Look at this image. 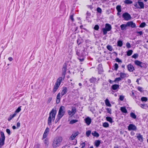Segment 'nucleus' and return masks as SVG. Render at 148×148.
<instances>
[{"instance_id":"1","label":"nucleus","mask_w":148,"mask_h":148,"mask_svg":"<svg viewBox=\"0 0 148 148\" xmlns=\"http://www.w3.org/2000/svg\"><path fill=\"white\" fill-rule=\"evenodd\" d=\"M56 113V111L53 109L49 113V116L48 119V124L49 126L51 125L52 121H54Z\"/></svg>"},{"instance_id":"2","label":"nucleus","mask_w":148,"mask_h":148,"mask_svg":"<svg viewBox=\"0 0 148 148\" xmlns=\"http://www.w3.org/2000/svg\"><path fill=\"white\" fill-rule=\"evenodd\" d=\"M62 138L61 137H56L54 138L53 141L52 147L54 148H56L59 146L62 140Z\"/></svg>"},{"instance_id":"3","label":"nucleus","mask_w":148,"mask_h":148,"mask_svg":"<svg viewBox=\"0 0 148 148\" xmlns=\"http://www.w3.org/2000/svg\"><path fill=\"white\" fill-rule=\"evenodd\" d=\"M134 5L136 8L142 9L144 8V4L143 2L138 1L134 3Z\"/></svg>"},{"instance_id":"4","label":"nucleus","mask_w":148,"mask_h":148,"mask_svg":"<svg viewBox=\"0 0 148 148\" xmlns=\"http://www.w3.org/2000/svg\"><path fill=\"white\" fill-rule=\"evenodd\" d=\"M112 27L111 25L108 23L106 24L105 28L102 29L103 35H104L106 34H107V32L110 31Z\"/></svg>"},{"instance_id":"5","label":"nucleus","mask_w":148,"mask_h":148,"mask_svg":"<svg viewBox=\"0 0 148 148\" xmlns=\"http://www.w3.org/2000/svg\"><path fill=\"white\" fill-rule=\"evenodd\" d=\"M65 112V108L64 106H61L60 108L58 115L62 117Z\"/></svg>"},{"instance_id":"6","label":"nucleus","mask_w":148,"mask_h":148,"mask_svg":"<svg viewBox=\"0 0 148 148\" xmlns=\"http://www.w3.org/2000/svg\"><path fill=\"white\" fill-rule=\"evenodd\" d=\"M123 17L126 21H128L131 19L130 15L127 12L124 13L122 15Z\"/></svg>"},{"instance_id":"7","label":"nucleus","mask_w":148,"mask_h":148,"mask_svg":"<svg viewBox=\"0 0 148 148\" xmlns=\"http://www.w3.org/2000/svg\"><path fill=\"white\" fill-rule=\"evenodd\" d=\"M67 69V64L66 63H64L62 69V76H65Z\"/></svg>"},{"instance_id":"8","label":"nucleus","mask_w":148,"mask_h":148,"mask_svg":"<svg viewBox=\"0 0 148 148\" xmlns=\"http://www.w3.org/2000/svg\"><path fill=\"white\" fill-rule=\"evenodd\" d=\"M128 129L129 131H136L137 127L135 125L133 124H130L128 127Z\"/></svg>"},{"instance_id":"9","label":"nucleus","mask_w":148,"mask_h":148,"mask_svg":"<svg viewBox=\"0 0 148 148\" xmlns=\"http://www.w3.org/2000/svg\"><path fill=\"white\" fill-rule=\"evenodd\" d=\"M135 64L136 65L139 66L141 68L144 67L145 66V64L142 62L136 60L134 62Z\"/></svg>"},{"instance_id":"10","label":"nucleus","mask_w":148,"mask_h":148,"mask_svg":"<svg viewBox=\"0 0 148 148\" xmlns=\"http://www.w3.org/2000/svg\"><path fill=\"white\" fill-rule=\"evenodd\" d=\"M1 137L0 138V143L4 144L5 137L4 133L2 132H1Z\"/></svg>"},{"instance_id":"11","label":"nucleus","mask_w":148,"mask_h":148,"mask_svg":"<svg viewBox=\"0 0 148 148\" xmlns=\"http://www.w3.org/2000/svg\"><path fill=\"white\" fill-rule=\"evenodd\" d=\"M79 134V132L77 131L73 132L69 138V140H73L75 138V137Z\"/></svg>"},{"instance_id":"12","label":"nucleus","mask_w":148,"mask_h":148,"mask_svg":"<svg viewBox=\"0 0 148 148\" xmlns=\"http://www.w3.org/2000/svg\"><path fill=\"white\" fill-rule=\"evenodd\" d=\"M64 77L65 76L62 75V77H59L57 79L55 83L60 86L62 81L64 79Z\"/></svg>"},{"instance_id":"13","label":"nucleus","mask_w":148,"mask_h":148,"mask_svg":"<svg viewBox=\"0 0 148 148\" xmlns=\"http://www.w3.org/2000/svg\"><path fill=\"white\" fill-rule=\"evenodd\" d=\"M127 27H131L132 28H134L136 27V25L132 21H130L127 23Z\"/></svg>"},{"instance_id":"14","label":"nucleus","mask_w":148,"mask_h":148,"mask_svg":"<svg viewBox=\"0 0 148 148\" xmlns=\"http://www.w3.org/2000/svg\"><path fill=\"white\" fill-rule=\"evenodd\" d=\"M49 127H47L45 130L43 134V138H45L49 134Z\"/></svg>"},{"instance_id":"15","label":"nucleus","mask_w":148,"mask_h":148,"mask_svg":"<svg viewBox=\"0 0 148 148\" xmlns=\"http://www.w3.org/2000/svg\"><path fill=\"white\" fill-rule=\"evenodd\" d=\"M85 123L88 125H89L91 122V119L89 117H88L84 119Z\"/></svg>"},{"instance_id":"16","label":"nucleus","mask_w":148,"mask_h":148,"mask_svg":"<svg viewBox=\"0 0 148 148\" xmlns=\"http://www.w3.org/2000/svg\"><path fill=\"white\" fill-rule=\"evenodd\" d=\"M111 88L113 90L117 91L119 88V86L118 84H115L112 85Z\"/></svg>"},{"instance_id":"17","label":"nucleus","mask_w":148,"mask_h":148,"mask_svg":"<svg viewBox=\"0 0 148 148\" xmlns=\"http://www.w3.org/2000/svg\"><path fill=\"white\" fill-rule=\"evenodd\" d=\"M67 88L65 87H63L61 93L62 96H63L65 94L67 93Z\"/></svg>"},{"instance_id":"18","label":"nucleus","mask_w":148,"mask_h":148,"mask_svg":"<svg viewBox=\"0 0 148 148\" xmlns=\"http://www.w3.org/2000/svg\"><path fill=\"white\" fill-rule=\"evenodd\" d=\"M128 70L130 72H132L134 70L133 66L131 64H128L127 66Z\"/></svg>"},{"instance_id":"19","label":"nucleus","mask_w":148,"mask_h":148,"mask_svg":"<svg viewBox=\"0 0 148 148\" xmlns=\"http://www.w3.org/2000/svg\"><path fill=\"white\" fill-rule=\"evenodd\" d=\"M59 86L60 85L55 83L52 91L53 93H54L59 88Z\"/></svg>"},{"instance_id":"20","label":"nucleus","mask_w":148,"mask_h":148,"mask_svg":"<svg viewBox=\"0 0 148 148\" xmlns=\"http://www.w3.org/2000/svg\"><path fill=\"white\" fill-rule=\"evenodd\" d=\"M137 135L136 136V137L138 140L141 142H142L143 141V136L141 135L140 134H137Z\"/></svg>"},{"instance_id":"21","label":"nucleus","mask_w":148,"mask_h":148,"mask_svg":"<svg viewBox=\"0 0 148 148\" xmlns=\"http://www.w3.org/2000/svg\"><path fill=\"white\" fill-rule=\"evenodd\" d=\"M120 75L121 78H123L125 77H128V76L127 74L122 73H120Z\"/></svg>"},{"instance_id":"22","label":"nucleus","mask_w":148,"mask_h":148,"mask_svg":"<svg viewBox=\"0 0 148 148\" xmlns=\"http://www.w3.org/2000/svg\"><path fill=\"white\" fill-rule=\"evenodd\" d=\"M100 143L101 141L100 140H96L95 141L94 143L95 145V146L96 147H98L99 146Z\"/></svg>"},{"instance_id":"23","label":"nucleus","mask_w":148,"mask_h":148,"mask_svg":"<svg viewBox=\"0 0 148 148\" xmlns=\"http://www.w3.org/2000/svg\"><path fill=\"white\" fill-rule=\"evenodd\" d=\"M120 110L123 113H126L127 112V110L125 107H121Z\"/></svg>"},{"instance_id":"24","label":"nucleus","mask_w":148,"mask_h":148,"mask_svg":"<svg viewBox=\"0 0 148 148\" xmlns=\"http://www.w3.org/2000/svg\"><path fill=\"white\" fill-rule=\"evenodd\" d=\"M60 93H58L57 96V100H56V103H59L60 101Z\"/></svg>"},{"instance_id":"25","label":"nucleus","mask_w":148,"mask_h":148,"mask_svg":"<svg viewBox=\"0 0 148 148\" xmlns=\"http://www.w3.org/2000/svg\"><path fill=\"white\" fill-rule=\"evenodd\" d=\"M127 27V24H122L120 26L121 29L122 30H126Z\"/></svg>"},{"instance_id":"26","label":"nucleus","mask_w":148,"mask_h":148,"mask_svg":"<svg viewBox=\"0 0 148 148\" xmlns=\"http://www.w3.org/2000/svg\"><path fill=\"white\" fill-rule=\"evenodd\" d=\"M16 116L15 114H14L12 115H10L8 118V120L9 121L12 120L14 117Z\"/></svg>"},{"instance_id":"27","label":"nucleus","mask_w":148,"mask_h":148,"mask_svg":"<svg viewBox=\"0 0 148 148\" xmlns=\"http://www.w3.org/2000/svg\"><path fill=\"white\" fill-rule=\"evenodd\" d=\"M44 144H45V146L47 147L49 145V140L47 138H46L45 139L44 141Z\"/></svg>"},{"instance_id":"28","label":"nucleus","mask_w":148,"mask_h":148,"mask_svg":"<svg viewBox=\"0 0 148 148\" xmlns=\"http://www.w3.org/2000/svg\"><path fill=\"white\" fill-rule=\"evenodd\" d=\"M106 120L109 122L111 123H112L113 122L112 119L110 117H107L106 118Z\"/></svg>"},{"instance_id":"29","label":"nucleus","mask_w":148,"mask_h":148,"mask_svg":"<svg viewBox=\"0 0 148 148\" xmlns=\"http://www.w3.org/2000/svg\"><path fill=\"white\" fill-rule=\"evenodd\" d=\"M92 134L94 136L98 137L99 136V134L96 131H94V132H92Z\"/></svg>"},{"instance_id":"30","label":"nucleus","mask_w":148,"mask_h":148,"mask_svg":"<svg viewBox=\"0 0 148 148\" xmlns=\"http://www.w3.org/2000/svg\"><path fill=\"white\" fill-rule=\"evenodd\" d=\"M105 104L108 106L110 107L111 106V105L108 99H106L105 100Z\"/></svg>"},{"instance_id":"31","label":"nucleus","mask_w":148,"mask_h":148,"mask_svg":"<svg viewBox=\"0 0 148 148\" xmlns=\"http://www.w3.org/2000/svg\"><path fill=\"white\" fill-rule=\"evenodd\" d=\"M90 13L89 12H88L86 13V19L88 20V22L89 21V20L90 18Z\"/></svg>"},{"instance_id":"32","label":"nucleus","mask_w":148,"mask_h":148,"mask_svg":"<svg viewBox=\"0 0 148 148\" xmlns=\"http://www.w3.org/2000/svg\"><path fill=\"white\" fill-rule=\"evenodd\" d=\"M96 78L92 77L90 79V81L91 83H94L96 82Z\"/></svg>"},{"instance_id":"33","label":"nucleus","mask_w":148,"mask_h":148,"mask_svg":"<svg viewBox=\"0 0 148 148\" xmlns=\"http://www.w3.org/2000/svg\"><path fill=\"white\" fill-rule=\"evenodd\" d=\"M130 116L131 117L134 119H136V115L134 113L132 112H131L130 113Z\"/></svg>"},{"instance_id":"34","label":"nucleus","mask_w":148,"mask_h":148,"mask_svg":"<svg viewBox=\"0 0 148 148\" xmlns=\"http://www.w3.org/2000/svg\"><path fill=\"white\" fill-rule=\"evenodd\" d=\"M123 45L122 41L121 40H118L117 42V46L119 47H121Z\"/></svg>"},{"instance_id":"35","label":"nucleus","mask_w":148,"mask_h":148,"mask_svg":"<svg viewBox=\"0 0 148 148\" xmlns=\"http://www.w3.org/2000/svg\"><path fill=\"white\" fill-rule=\"evenodd\" d=\"M116 8L118 12H121V7L120 5H117L116 7Z\"/></svg>"},{"instance_id":"36","label":"nucleus","mask_w":148,"mask_h":148,"mask_svg":"<svg viewBox=\"0 0 148 148\" xmlns=\"http://www.w3.org/2000/svg\"><path fill=\"white\" fill-rule=\"evenodd\" d=\"M133 52V51L132 50H128L127 53V55L128 56H131Z\"/></svg>"},{"instance_id":"37","label":"nucleus","mask_w":148,"mask_h":148,"mask_svg":"<svg viewBox=\"0 0 148 148\" xmlns=\"http://www.w3.org/2000/svg\"><path fill=\"white\" fill-rule=\"evenodd\" d=\"M71 111L72 113V115H74L76 112V109L75 107H72Z\"/></svg>"},{"instance_id":"38","label":"nucleus","mask_w":148,"mask_h":148,"mask_svg":"<svg viewBox=\"0 0 148 148\" xmlns=\"http://www.w3.org/2000/svg\"><path fill=\"white\" fill-rule=\"evenodd\" d=\"M124 3L127 4H130L132 3V1L130 0H125Z\"/></svg>"},{"instance_id":"39","label":"nucleus","mask_w":148,"mask_h":148,"mask_svg":"<svg viewBox=\"0 0 148 148\" xmlns=\"http://www.w3.org/2000/svg\"><path fill=\"white\" fill-rule=\"evenodd\" d=\"M77 42L78 45H79L82 42V40L81 38H79L77 40Z\"/></svg>"},{"instance_id":"40","label":"nucleus","mask_w":148,"mask_h":148,"mask_svg":"<svg viewBox=\"0 0 148 148\" xmlns=\"http://www.w3.org/2000/svg\"><path fill=\"white\" fill-rule=\"evenodd\" d=\"M21 110V107H18L14 113L16 115L17 113L19 112Z\"/></svg>"},{"instance_id":"41","label":"nucleus","mask_w":148,"mask_h":148,"mask_svg":"<svg viewBox=\"0 0 148 148\" xmlns=\"http://www.w3.org/2000/svg\"><path fill=\"white\" fill-rule=\"evenodd\" d=\"M107 49L110 51H112V47L110 45H108L107 46Z\"/></svg>"},{"instance_id":"42","label":"nucleus","mask_w":148,"mask_h":148,"mask_svg":"<svg viewBox=\"0 0 148 148\" xmlns=\"http://www.w3.org/2000/svg\"><path fill=\"white\" fill-rule=\"evenodd\" d=\"M141 100L142 101L146 102L147 101V99L146 97H143L141 98Z\"/></svg>"},{"instance_id":"43","label":"nucleus","mask_w":148,"mask_h":148,"mask_svg":"<svg viewBox=\"0 0 148 148\" xmlns=\"http://www.w3.org/2000/svg\"><path fill=\"white\" fill-rule=\"evenodd\" d=\"M78 120H72L70 121V124H72L77 122H78Z\"/></svg>"},{"instance_id":"44","label":"nucleus","mask_w":148,"mask_h":148,"mask_svg":"<svg viewBox=\"0 0 148 148\" xmlns=\"http://www.w3.org/2000/svg\"><path fill=\"white\" fill-rule=\"evenodd\" d=\"M103 126L105 127H109V124L107 122H105L103 123Z\"/></svg>"},{"instance_id":"45","label":"nucleus","mask_w":148,"mask_h":148,"mask_svg":"<svg viewBox=\"0 0 148 148\" xmlns=\"http://www.w3.org/2000/svg\"><path fill=\"white\" fill-rule=\"evenodd\" d=\"M140 106L141 107L143 108L147 107V105L146 104H141Z\"/></svg>"},{"instance_id":"46","label":"nucleus","mask_w":148,"mask_h":148,"mask_svg":"<svg viewBox=\"0 0 148 148\" xmlns=\"http://www.w3.org/2000/svg\"><path fill=\"white\" fill-rule=\"evenodd\" d=\"M91 133V131L90 130H88L86 132V135L87 137H88L90 135Z\"/></svg>"},{"instance_id":"47","label":"nucleus","mask_w":148,"mask_h":148,"mask_svg":"<svg viewBox=\"0 0 148 148\" xmlns=\"http://www.w3.org/2000/svg\"><path fill=\"white\" fill-rule=\"evenodd\" d=\"M146 25V24L145 22H143L140 25L139 27H145Z\"/></svg>"},{"instance_id":"48","label":"nucleus","mask_w":148,"mask_h":148,"mask_svg":"<svg viewBox=\"0 0 148 148\" xmlns=\"http://www.w3.org/2000/svg\"><path fill=\"white\" fill-rule=\"evenodd\" d=\"M124 96L123 95H121L119 96V99L120 101H123L124 98Z\"/></svg>"},{"instance_id":"49","label":"nucleus","mask_w":148,"mask_h":148,"mask_svg":"<svg viewBox=\"0 0 148 148\" xmlns=\"http://www.w3.org/2000/svg\"><path fill=\"white\" fill-rule=\"evenodd\" d=\"M114 69L116 71L117 70L118 68V64L117 63H115L114 64Z\"/></svg>"},{"instance_id":"50","label":"nucleus","mask_w":148,"mask_h":148,"mask_svg":"<svg viewBox=\"0 0 148 148\" xmlns=\"http://www.w3.org/2000/svg\"><path fill=\"white\" fill-rule=\"evenodd\" d=\"M121 77H119L116 78L114 80V82H119L121 80Z\"/></svg>"},{"instance_id":"51","label":"nucleus","mask_w":148,"mask_h":148,"mask_svg":"<svg viewBox=\"0 0 148 148\" xmlns=\"http://www.w3.org/2000/svg\"><path fill=\"white\" fill-rule=\"evenodd\" d=\"M126 46L128 48H129L131 47V46L129 42H127L126 44Z\"/></svg>"},{"instance_id":"52","label":"nucleus","mask_w":148,"mask_h":148,"mask_svg":"<svg viewBox=\"0 0 148 148\" xmlns=\"http://www.w3.org/2000/svg\"><path fill=\"white\" fill-rule=\"evenodd\" d=\"M97 11L99 13H101V12L102 10L101 8L98 7L97 9Z\"/></svg>"},{"instance_id":"53","label":"nucleus","mask_w":148,"mask_h":148,"mask_svg":"<svg viewBox=\"0 0 148 148\" xmlns=\"http://www.w3.org/2000/svg\"><path fill=\"white\" fill-rule=\"evenodd\" d=\"M99 26L97 25H96L94 27V29L96 30H97L99 29Z\"/></svg>"},{"instance_id":"54","label":"nucleus","mask_w":148,"mask_h":148,"mask_svg":"<svg viewBox=\"0 0 148 148\" xmlns=\"http://www.w3.org/2000/svg\"><path fill=\"white\" fill-rule=\"evenodd\" d=\"M6 132L8 134L10 135V134L11 132L10 131L9 129H7L6 130Z\"/></svg>"},{"instance_id":"55","label":"nucleus","mask_w":148,"mask_h":148,"mask_svg":"<svg viewBox=\"0 0 148 148\" xmlns=\"http://www.w3.org/2000/svg\"><path fill=\"white\" fill-rule=\"evenodd\" d=\"M138 56V55L137 54H134L132 56V57L133 58L136 59Z\"/></svg>"},{"instance_id":"56","label":"nucleus","mask_w":148,"mask_h":148,"mask_svg":"<svg viewBox=\"0 0 148 148\" xmlns=\"http://www.w3.org/2000/svg\"><path fill=\"white\" fill-rule=\"evenodd\" d=\"M82 146L81 148H84V147L85 145V142H83L80 144Z\"/></svg>"},{"instance_id":"57","label":"nucleus","mask_w":148,"mask_h":148,"mask_svg":"<svg viewBox=\"0 0 148 148\" xmlns=\"http://www.w3.org/2000/svg\"><path fill=\"white\" fill-rule=\"evenodd\" d=\"M62 117L58 115L56 119V120L58 121Z\"/></svg>"},{"instance_id":"58","label":"nucleus","mask_w":148,"mask_h":148,"mask_svg":"<svg viewBox=\"0 0 148 148\" xmlns=\"http://www.w3.org/2000/svg\"><path fill=\"white\" fill-rule=\"evenodd\" d=\"M62 117L58 115L56 119V120L58 121Z\"/></svg>"},{"instance_id":"59","label":"nucleus","mask_w":148,"mask_h":148,"mask_svg":"<svg viewBox=\"0 0 148 148\" xmlns=\"http://www.w3.org/2000/svg\"><path fill=\"white\" fill-rule=\"evenodd\" d=\"M67 112H68V114L69 115H71V116H72L73 115H72V113L71 112L70 110H68V111Z\"/></svg>"},{"instance_id":"60","label":"nucleus","mask_w":148,"mask_h":148,"mask_svg":"<svg viewBox=\"0 0 148 148\" xmlns=\"http://www.w3.org/2000/svg\"><path fill=\"white\" fill-rule=\"evenodd\" d=\"M115 60L116 61V62H122V61L119 59V58H116V59H115Z\"/></svg>"},{"instance_id":"61","label":"nucleus","mask_w":148,"mask_h":148,"mask_svg":"<svg viewBox=\"0 0 148 148\" xmlns=\"http://www.w3.org/2000/svg\"><path fill=\"white\" fill-rule=\"evenodd\" d=\"M40 145L38 144H36L34 148H40Z\"/></svg>"},{"instance_id":"62","label":"nucleus","mask_w":148,"mask_h":148,"mask_svg":"<svg viewBox=\"0 0 148 148\" xmlns=\"http://www.w3.org/2000/svg\"><path fill=\"white\" fill-rule=\"evenodd\" d=\"M138 90L140 92H142L143 91V88L142 87H138L137 88Z\"/></svg>"},{"instance_id":"63","label":"nucleus","mask_w":148,"mask_h":148,"mask_svg":"<svg viewBox=\"0 0 148 148\" xmlns=\"http://www.w3.org/2000/svg\"><path fill=\"white\" fill-rule=\"evenodd\" d=\"M52 99V98L51 97L49 98L47 101V103H49L50 102Z\"/></svg>"},{"instance_id":"64","label":"nucleus","mask_w":148,"mask_h":148,"mask_svg":"<svg viewBox=\"0 0 148 148\" xmlns=\"http://www.w3.org/2000/svg\"><path fill=\"white\" fill-rule=\"evenodd\" d=\"M108 112L110 114L111 113V110L110 108H108L107 109Z\"/></svg>"}]
</instances>
